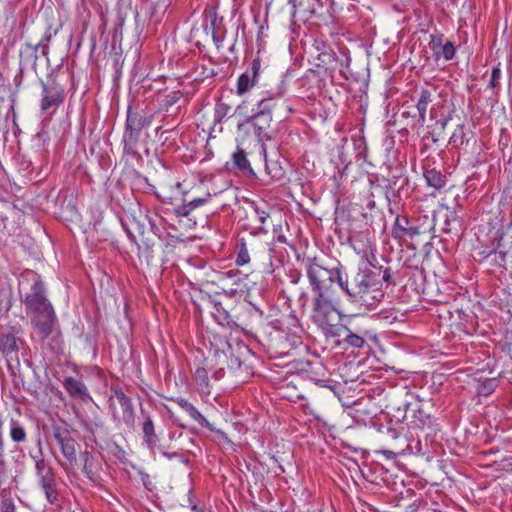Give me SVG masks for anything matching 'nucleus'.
<instances>
[{"label":"nucleus","instance_id":"31","mask_svg":"<svg viewBox=\"0 0 512 512\" xmlns=\"http://www.w3.org/2000/svg\"><path fill=\"white\" fill-rule=\"evenodd\" d=\"M252 209H253V212L257 218V221L258 223L260 224L258 227H256L255 229L251 230V234L254 235V236H257V235H260V234H265L267 233V230L264 228V224L267 220V218L269 217V213H267L266 211L262 210L259 206H257L254 202H252Z\"/></svg>","mask_w":512,"mask_h":512},{"label":"nucleus","instance_id":"17","mask_svg":"<svg viewBox=\"0 0 512 512\" xmlns=\"http://www.w3.org/2000/svg\"><path fill=\"white\" fill-rule=\"evenodd\" d=\"M226 167L228 170H237L245 176H256L248 159V153L243 147H240L239 145L231 155V162L226 163Z\"/></svg>","mask_w":512,"mask_h":512},{"label":"nucleus","instance_id":"9","mask_svg":"<svg viewBox=\"0 0 512 512\" xmlns=\"http://www.w3.org/2000/svg\"><path fill=\"white\" fill-rule=\"evenodd\" d=\"M330 0H288L295 14L299 12L308 20L312 17L322 18L328 13Z\"/></svg>","mask_w":512,"mask_h":512},{"label":"nucleus","instance_id":"19","mask_svg":"<svg viewBox=\"0 0 512 512\" xmlns=\"http://www.w3.org/2000/svg\"><path fill=\"white\" fill-rule=\"evenodd\" d=\"M420 234V228L411 223L410 219L405 215H398L392 229L394 238H402L409 236L411 238Z\"/></svg>","mask_w":512,"mask_h":512},{"label":"nucleus","instance_id":"46","mask_svg":"<svg viewBox=\"0 0 512 512\" xmlns=\"http://www.w3.org/2000/svg\"><path fill=\"white\" fill-rule=\"evenodd\" d=\"M230 110V106L226 103H217L214 112V122L220 123L226 117Z\"/></svg>","mask_w":512,"mask_h":512},{"label":"nucleus","instance_id":"23","mask_svg":"<svg viewBox=\"0 0 512 512\" xmlns=\"http://www.w3.org/2000/svg\"><path fill=\"white\" fill-rule=\"evenodd\" d=\"M141 414L143 416V423H142V432H143V439L144 442L147 444L149 448H153L157 442L158 437L155 433V427L152 418L148 413L145 412V410L141 407Z\"/></svg>","mask_w":512,"mask_h":512},{"label":"nucleus","instance_id":"16","mask_svg":"<svg viewBox=\"0 0 512 512\" xmlns=\"http://www.w3.org/2000/svg\"><path fill=\"white\" fill-rule=\"evenodd\" d=\"M444 35L441 33L430 35L429 48L433 51L436 61L443 57L446 61H450L455 56L454 44L450 41L443 42Z\"/></svg>","mask_w":512,"mask_h":512},{"label":"nucleus","instance_id":"26","mask_svg":"<svg viewBox=\"0 0 512 512\" xmlns=\"http://www.w3.org/2000/svg\"><path fill=\"white\" fill-rule=\"evenodd\" d=\"M424 178L428 186L437 190L443 188L446 185V176L435 168L425 169Z\"/></svg>","mask_w":512,"mask_h":512},{"label":"nucleus","instance_id":"48","mask_svg":"<svg viewBox=\"0 0 512 512\" xmlns=\"http://www.w3.org/2000/svg\"><path fill=\"white\" fill-rule=\"evenodd\" d=\"M404 450H409L411 453H414V454H424L425 453V451L422 447V443L419 438L416 441L410 440L407 443L406 448L399 447V451H404Z\"/></svg>","mask_w":512,"mask_h":512},{"label":"nucleus","instance_id":"35","mask_svg":"<svg viewBox=\"0 0 512 512\" xmlns=\"http://www.w3.org/2000/svg\"><path fill=\"white\" fill-rule=\"evenodd\" d=\"M341 343L347 344L350 347L353 348H362L364 344L366 343L365 339L358 335L353 333L348 327H347V334H344L342 340H338L337 344L340 345Z\"/></svg>","mask_w":512,"mask_h":512},{"label":"nucleus","instance_id":"33","mask_svg":"<svg viewBox=\"0 0 512 512\" xmlns=\"http://www.w3.org/2000/svg\"><path fill=\"white\" fill-rule=\"evenodd\" d=\"M461 229V218L457 215L456 211L447 210L445 214V226L443 230L447 233L455 231L459 232Z\"/></svg>","mask_w":512,"mask_h":512},{"label":"nucleus","instance_id":"12","mask_svg":"<svg viewBox=\"0 0 512 512\" xmlns=\"http://www.w3.org/2000/svg\"><path fill=\"white\" fill-rule=\"evenodd\" d=\"M286 91V80L283 76H280L276 80V85L274 87H270L262 92L263 97L258 102H272L277 109L282 111H291L284 100Z\"/></svg>","mask_w":512,"mask_h":512},{"label":"nucleus","instance_id":"20","mask_svg":"<svg viewBox=\"0 0 512 512\" xmlns=\"http://www.w3.org/2000/svg\"><path fill=\"white\" fill-rule=\"evenodd\" d=\"M171 401L175 402L183 410H185L189 416L198 422L201 427H205L211 431L214 430L209 421L198 411V409L190 403L187 399L182 397L172 398Z\"/></svg>","mask_w":512,"mask_h":512},{"label":"nucleus","instance_id":"3","mask_svg":"<svg viewBox=\"0 0 512 512\" xmlns=\"http://www.w3.org/2000/svg\"><path fill=\"white\" fill-rule=\"evenodd\" d=\"M283 112L277 109L272 102H257L253 109V114L246 117V123L250 124L254 129L257 140L261 143L262 155L266 154V142L271 141L274 137V129L272 128L273 119L281 118Z\"/></svg>","mask_w":512,"mask_h":512},{"label":"nucleus","instance_id":"58","mask_svg":"<svg viewBox=\"0 0 512 512\" xmlns=\"http://www.w3.org/2000/svg\"><path fill=\"white\" fill-rule=\"evenodd\" d=\"M36 53L38 54V51L41 50L42 56L48 59L49 57V46H38V44H35Z\"/></svg>","mask_w":512,"mask_h":512},{"label":"nucleus","instance_id":"59","mask_svg":"<svg viewBox=\"0 0 512 512\" xmlns=\"http://www.w3.org/2000/svg\"><path fill=\"white\" fill-rule=\"evenodd\" d=\"M503 467L512 469V455L504 457L502 460Z\"/></svg>","mask_w":512,"mask_h":512},{"label":"nucleus","instance_id":"54","mask_svg":"<svg viewBox=\"0 0 512 512\" xmlns=\"http://www.w3.org/2000/svg\"><path fill=\"white\" fill-rule=\"evenodd\" d=\"M448 122H449L448 117H442V118L438 119L435 124L434 133H436V131H438L437 135H440L442 132H444Z\"/></svg>","mask_w":512,"mask_h":512},{"label":"nucleus","instance_id":"41","mask_svg":"<svg viewBox=\"0 0 512 512\" xmlns=\"http://www.w3.org/2000/svg\"><path fill=\"white\" fill-rule=\"evenodd\" d=\"M464 142H465L464 127L462 125H458L449 139V144L455 148H458L461 145H463Z\"/></svg>","mask_w":512,"mask_h":512},{"label":"nucleus","instance_id":"8","mask_svg":"<svg viewBox=\"0 0 512 512\" xmlns=\"http://www.w3.org/2000/svg\"><path fill=\"white\" fill-rule=\"evenodd\" d=\"M119 404L122 410V421L129 427H135V412L132 399L128 397L121 388L112 389V395L109 398V407L112 410L114 419H117L115 405Z\"/></svg>","mask_w":512,"mask_h":512},{"label":"nucleus","instance_id":"21","mask_svg":"<svg viewBox=\"0 0 512 512\" xmlns=\"http://www.w3.org/2000/svg\"><path fill=\"white\" fill-rule=\"evenodd\" d=\"M370 267H371V273L373 275H375L374 279H375L376 286L374 288L376 291H378L380 293H384L383 289H382V286L384 283L386 284V286L396 284V282L394 281V278H393L394 273L390 267H386V268H383L381 266L376 267L371 264H370Z\"/></svg>","mask_w":512,"mask_h":512},{"label":"nucleus","instance_id":"45","mask_svg":"<svg viewBox=\"0 0 512 512\" xmlns=\"http://www.w3.org/2000/svg\"><path fill=\"white\" fill-rule=\"evenodd\" d=\"M60 28H61V25L59 27H56L53 29L52 25L49 24L46 27V30H45L44 35L42 36L41 40L37 43L38 46H49L52 38L57 35Z\"/></svg>","mask_w":512,"mask_h":512},{"label":"nucleus","instance_id":"52","mask_svg":"<svg viewBox=\"0 0 512 512\" xmlns=\"http://www.w3.org/2000/svg\"><path fill=\"white\" fill-rule=\"evenodd\" d=\"M209 198H210V194L208 193L206 195V197L195 198V199H193V200H191V201H189L187 203L189 205V208L192 211V210H194V209L204 205L209 200Z\"/></svg>","mask_w":512,"mask_h":512},{"label":"nucleus","instance_id":"43","mask_svg":"<svg viewBox=\"0 0 512 512\" xmlns=\"http://www.w3.org/2000/svg\"><path fill=\"white\" fill-rule=\"evenodd\" d=\"M379 431L382 434L383 439L386 441H397L402 434L400 430L392 426H383Z\"/></svg>","mask_w":512,"mask_h":512},{"label":"nucleus","instance_id":"53","mask_svg":"<svg viewBox=\"0 0 512 512\" xmlns=\"http://www.w3.org/2000/svg\"><path fill=\"white\" fill-rule=\"evenodd\" d=\"M16 507L11 498H4L1 501V512H15Z\"/></svg>","mask_w":512,"mask_h":512},{"label":"nucleus","instance_id":"56","mask_svg":"<svg viewBox=\"0 0 512 512\" xmlns=\"http://www.w3.org/2000/svg\"><path fill=\"white\" fill-rule=\"evenodd\" d=\"M228 366L230 369L240 370L242 368V362L239 357L232 356L229 359Z\"/></svg>","mask_w":512,"mask_h":512},{"label":"nucleus","instance_id":"34","mask_svg":"<svg viewBox=\"0 0 512 512\" xmlns=\"http://www.w3.org/2000/svg\"><path fill=\"white\" fill-rule=\"evenodd\" d=\"M212 303L214 308L213 315L219 324L228 325L233 321L230 313L223 307L221 302L212 300Z\"/></svg>","mask_w":512,"mask_h":512},{"label":"nucleus","instance_id":"42","mask_svg":"<svg viewBox=\"0 0 512 512\" xmlns=\"http://www.w3.org/2000/svg\"><path fill=\"white\" fill-rule=\"evenodd\" d=\"M236 264L238 266L246 265L250 262V256L245 241L242 239L239 243V251L236 257Z\"/></svg>","mask_w":512,"mask_h":512},{"label":"nucleus","instance_id":"63","mask_svg":"<svg viewBox=\"0 0 512 512\" xmlns=\"http://www.w3.org/2000/svg\"><path fill=\"white\" fill-rule=\"evenodd\" d=\"M354 145H355L356 147H366V145H365L364 141H363V140H361V139H359V140H357L356 142H354Z\"/></svg>","mask_w":512,"mask_h":512},{"label":"nucleus","instance_id":"4","mask_svg":"<svg viewBox=\"0 0 512 512\" xmlns=\"http://www.w3.org/2000/svg\"><path fill=\"white\" fill-rule=\"evenodd\" d=\"M30 317L31 323L41 342L44 343L47 339L51 338L49 345L52 352H59L62 345V335L59 330V323L53 306L37 312Z\"/></svg>","mask_w":512,"mask_h":512},{"label":"nucleus","instance_id":"30","mask_svg":"<svg viewBox=\"0 0 512 512\" xmlns=\"http://www.w3.org/2000/svg\"><path fill=\"white\" fill-rule=\"evenodd\" d=\"M264 156L265 170L274 181H281L285 178V170L277 161H269L267 153Z\"/></svg>","mask_w":512,"mask_h":512},{"label":"nucleus","instance_id":"2","mask_svg":"<svg viewBox=\"0 0 512 512\" xmlns=\"http://www.w3.org/2000/svg\"><path fill=\"white\" fill-rule=\"evenodd\" d=\"M307 278L314 297L312 299L311 319L319 327L330 320H336L335 288L327 281L326 273L317 271L315 258H307L303 261Z\"/></svg>","mask_w":512,"mask_h":512},{"label":"nucleus","instance_id":"15","mask_svg":"<svg viewBox=\"0 0 512 512\" xmlns=\"http://www.w3.org/2000/svg\"><path fill=\"white\" fill-rule=\"evenodd\" d=\"M80 459L83 462L82 471L86 477L95 485L100 484L102 481L101 471L102 464L100 460L89 451H83L80 453Z\"/></svg>","mask_w":512,"mask_h":512},{"label":"nucleus","instance_id":"18","mask_svg":"<svg viewBox=\"0 0 512 512\" xmlns=\"http://www.w3.org/2000/svg\"><path fill=\"white\" fill-rule=\"evenodd\" d=\"M62 384L71 397L79 399L83 403H88L92 400L87 386L81 380L68 376L64 378Z\"/></svg>","mask_w":512,"mask_h":512},{"label":"nucleus","instance_id":"57","mask_svg":"<svg viewBox=\"0 0 512 512\" xmlns=\"http://www.w3.org/2000/svg\"><path fill=\"white\" fill-rule=\"evenodd\" d=\"M423 504L421 501H414L406 507L405 512H417Z\"/></svg>","mask_w":512,"mask_h":512},{"label":"nucleus","instance_id":"38","mask_svg":"<svg viewBox=\"0 0 512 512\" xmlns=\"http://www.w3.org/2000/svg\"><path fill=\"white\" fill-rule=\"evenodd\" d=\"M194 380L203 392H209L208 372L204 367H198L194 372Z\"/></svg>","mask_w":512,"mask_h":512},{"label":"nucleus","instance_id":"13","mask_svg":"<svg viewBox=\"0 0 512 512\" xmlns=\"http://www.w3.org/2000/svg\"><path fill=\"white\" fill-rule=\"evenodd\" d=\"M411 412L412 415L408 421V426L410 428L421 430L423 433H425L424 436L426 438L436 433L438 430L437 424L429 414L420 408L412 409Z\"/></svg>","mask_w":512,"mask_h":512},{"label":"nucleus","instance_id":"37","mask_svg":"<svg viewBox=\"0 0 512 512\" xmlns=\"http://www.w3.org/2000/svg\"><path fill=\"white\" fill-rule=\"evenodd\" d=\"M411 404L408 402H403L397 406L395 411L391 414L390 421H395L396 423H401L403 421H409L410 416L407 415V412L410 411Z\"/></svg>","mask_w":512,"mask_h":512},{"label":"nucleus","instance_id":"1","mask_svg":"<svg viewBox=\"0 0 512 512\" xmlns=\"http://www.w3.org/2000/svg\"><path fill=\"white\" fill-rule=\"evenodd\" d=\"M316 270L321 274L326 273L327 281L331 282L332 288L338 285L350 302L369 310L375 309L384 297V293H380L374 288L376 286L375 275L371 273L369 262L358 266L357 269L350 270L343 265L328 269L317 262Z\"/></svg>","mask_w":512,"mask_h":512},{"label":"nucleus","instance_id":"64","mask_svg":"<svg viewBox=\"0 0 512 512\" xmlns=\"http://www.w3.org/2000/svg\"><path fill=\"white\" fill-rule=\"evenodd\" d=\"M417 512H429V509H428V507H427V504H426V503H424V504L420 507L419 511H417Z\"/></svg>","mask_w":512,"mask_h":512},{"label":"nucleus","instance_id":"50","mask_svg":"<svg viewBox=\"0 0 512 512\" xmlns=\"http://www.w3.org/2000/svg\"><path fill=\"white\" fill-rule=\"evenodd\" d=\"M286 276H287L288 281L291 284H298L300 279H301V277H302V273H301L300 270H298L296 268H290L286 272Z\"/></svg>","mask_w":512,"mask_h":512},{"label":"nucleus","instance_id":"14","mask_svg":"<svg viewBox=\"0 0 512 512\" xmlns=\"http://www.w3.org/2000/svg\"><path fill=\"white\" fill-rule=\"evenodd\" d=\"M22 343L23 341L17 336V331L14 328H11L8 332L0 333V352L8 363L14 358L18 359L17 353Z\"/></svg>","mask_w":512,"mask_h":512},{"label":"nucleus","instance_id":"61","mask_svg":"<svg viewBox=\"0 0 512 512\" xmlns=\"http://www.w3.org/2000/svg\"><path fill=\"white\" fill-rule=\"evenodd\" d=\"M149 222H150V225H151L152 232L160 238V234H159L160 230H159V228L155 225L154 222H152V221H149Z\"/></svg>","mask_w":512,"mask_h":512},{"label":"nucleus","instance_id":"60","mask_svg":"<svg viewBox=\"0 0 512 512\" xmlns=\"http://www.w3.org/2000/svg\"><path fill=\"white\" fill-rule=\"evenodd\" d=\"M388 459H394L398 452L392 451V450H383L382 451Z\"/></svg>","mask_w":512,"mask_h":512},{"label":"nucleus","instance_id":"62","mask_svg":"<svg viewBox=\"0 0 512 512\" xmlns=\"http://www.w3.org/2000/svg\"><path fill=\"white\" fill-rule=\"evenodd\" d=\"M367 207L370 209V210H373L375 207H376V203L374 200H369L368 203H367Z\"/></svg>","mask_w":512,"mask_h":512},{"label":"nucleus","instance_id":"10","mask_svg":"<svg viewBox=\"0 0 512 512\" xmlns=\"http://www.w3.org/2000/svg\"><path fill=\"white\" fill-rule=\"evenodd\" d=\"M42 88V98H41V110L48 111L50 109L58 108L65 100V91L63 87L53 81L48 84L43 80L40 81Z\"/></svg>","mask_w":512,"mask_h":512},{"label":"nucleus","instance_id":"44","mask_svg":"<svg viewBox=\"0 0 512 512\" xmlns=\"http://www.w3.org/2000/svg\"><path fill=\"white\" fill-rule=\"evenodd\" d=\"M81 425L86 432L95 434V432L103 427V423L98 419L85 418L81 420Z\"/></svg>","mask_w":512,"mask_h":512},{"label":"nucleus","instance_id":"32","mask_svg":"<svg viewBox=\"0 0 512 512\" xmlns=\"http://www.w3.org/2000/svg\"><path fill=\"white\" fill-rule=\"evenodd\" d=\"M257 83V80L250 75V73L244 72L238 77L237 81V94L243 95L250 91Z\"/></svg>","mask_w":512,"mask_h":512},{"label":"nucleus","instance_id":"47","mask_svg":"<svg viewBox=\"0 0 512 512\" xmlns=\"http://www.w3.org/2000/svg\"><path fill=\"white\" fill-rule=\"evenodd\" d=\"M401 117L403 118H411V124L410 126L412 128H416V127H422L424 124H419L418 123V117H417V112L416 110L413 108V106H407L406 109H404L402 112H401Z\"/></svg>","mask_w":512,"mask_h":512},{"label":"nucleus","instance_id":"11","mask_svg":"<svg viewBox=\"0 0 512 512\" xmlns=\"http://www.w3.org/2000/svg\"><path fill=\"white\" fill-rule=\"evenodd\" d=\"M53 437L60 446L63 456L70 462L76 461V441L70 431L61 426H53Z\"/></svg>","mask_w":512,"mask_h":512},{"label":"nucleus","instance_id":"22","mask_svg":"<svg viewBox=\"0 0 512 512\" xmlns=\"http://www.w3.org/2000/svg\"><path fill=\"white\" fill-rule=\"evenodd\" d=\"M38 59L39 57L36 53L35 45L25 43L21 46L19 50V66L21 70L29 65L36 69Z\"/></svg>","mask_w":512,"mask_h":512},{"label":"nucleus","instance_id":"29","mask_svg":"<svg viewBox=\"0 0 512 512\" xmlns=\"http://www.w3.org/2000/svg\"><path fill=\"white\" fill-rule=\"evenodd\" d=\"M319 328L324 332L326 337L341 338L343 339L344 334H347V326L334 323V320H330L327 324H322Z\"/></svg>","mask_w":512,"mask_h":512},{"label":"nucleus","instance_id":"25","mask_svg":"<svg viewBox=\"0 0 512 512\" xmlns=\"http://www.w3.org/2000/svg\"><path fill=\"white\" fill-rule=\"evenodd\" d=\"M504 231L502 229L496 230L491 247H487L486 250H484L481 254L484 255V257H489L492 254H495L499 256L500 260L503 262L505 261L506 252L499 250L501 247V240L503 239Z\"/></svg>","mask_w":512,"mask_h":512},{"label":"nucleus","instance_id":"55","mask_svg":"<svg viewBox=\"0 0 512 512\" xmlns=\"http://www.w3.org/2000/svg\"><path fill=\"white\" fill-rule=\"evenodd\" d=\"M176 214L181 217H187L191 213V209L189 208V205L187 202L184 201V203L176 208Z\"/></svg>","mask_w":512,"mask_h":512},{"label":"nucleus","instance_id":"27","mask_svg":"<svg viewBox=\"0 0 512 512\" xmlns=\"http://www.w3.org/2000/svg\"><path fill=\"white\" fill-rule=\"evenodd\" d=\"M183 101V93L175 90L165 95L159 102V110L168 113L174 106Z\"/></svg>","mask_w":512,"mask_h":512},{"label":"nucleus","instance_id":"40","mask_svg":"<svg viewBox=\"0 0 512 512\" xmlns=\"http://www.w3.org/2000/svg\"><path fill=\"white\" fill-rule=\"evenodd\" d=\"M404 167L398 165L394 168H390V171H389V174H388V181H389V185L390 187L394 188L398 185L399 181L403 178L404 176Z\"/></svg>","mask_w":512,"mask_h":512},{"label":"nucleus","instance_id":"28","mask_svg":"<svg viewBox=\"0 0 512 512\" xmlns=\"http://www.w3.org/2000/svg\"><path fill=\"white\" fill-rule=\"evenodd\" d=\"M218 18L216 15H214L211 20L210 24L205 25V31L206 33H211L212 40L217 48H220L221 43L224 40L225 37V30H222L218 25Z\"/></svg>","mask_w":512,"mask_h":512},{"label":"nucleus","instance_id":"5","mask_svg":"<svg viewBox=\"0 0 512 512\" xmlns=\"http://www.w3.org/2000/svg\"><path fill=\"white\" fill-rule=\"evenodd\" d=\"M153 120V115L147 116L143 111H133L129 106L123 134L124 150L128 153H134L135 147L139 141L141 131L148 127Z\"/></svg>","mask_w":512,"mask_h":512},{"label":"nucleus","instance_id":"51","mask_svg":"<svg viewBox=\"0 0 512 512\" xmlns=\"http://www.w3.org/2000/svg\"><path fill=\"white\" fill-rule=\"evenodd\" d=\"M260 68H261V60L259 58H255L251 63L250 69L247 70L246 72L250 73V75L257 80L258 76H259Z\"/></svg>","mask_w":512,"mask_h":512},{"label":"nucleus","instance_id":"39","mask_svg":"<svg viewBox=\"0 0 512 512\" xmlns=\"http://www.w3.org/2000/svg\"><path fill=\"white\" fill-rule=\"evenodd\" d=\"M10 436L14 442H24L26 439V431L17 421L11 420Z\"/></svg>","mask_w":512,"mask_h":512},{"label":"nucleus","instance_id":"24","mask_svg":"<svg viewBox=\"0 0 512 512\" xmlns=\"http://www.w3.org/2000/svg\"><path fill=\"white\" fill-rule=\"evenodd\" d=\"M432 102V93L428 89H422L419 98L413 108L417 112L418 123L424 124L426 121V112L429 104Z\"/></svg>","mask_w":512,"mask_h":512},{"label":"nucleus","instance_id":"7","mask_svg":"<svg viewBox=\"0 0 512 512\" xmlns=\"http://www.w3.org/2000/svg\"><path fill=\"white\" fill-rule=\"evenodd\" d=\"M28 276H31L32 284L30 291L23 296L22 302L25 305L26 313L31 316L53 305L47 298L46 288L40 276L35 272L28 274Z\"/></svg>","mask_w":512,"mask_h":512},{"label":"nucleus","instance_id":"6","mask_svg":"<svg viewBox=\"0 0 512 512\" xmlns=\"http://www.w3.org/2000/svg\"><path fill=\"white\" fill-rule=\"evenodd\" d=\"M35 462V471L38 484L42 488L47 501L54 504L58 501V491L56 489L55 472L51 463L44 459L42 450L39 455L32 456Z\"/></svg>","mask_w":512,"mask_h":512},{"label":"nucleus","instance_id":"49","mask_svg":"<svg viewBox=\"0 0 512 512\" xmlns=\"http://www.w3.org/2000/svg\"><path fill=\"white\" fill-rule=\"evenodd\" d=\"M500 78H501V69H500V63H498L492 69L491 78H490L488 86L490 88H496L499 85Z\"/></svg>","mask_w":512,"mask_h":512},{"label":"nucleus","instance_id":"36","mask_svg":"<svg viewBox=\"0 0 512 512\" xmlns=\"http://www.w3.org/2000/svg\"><path fill=\"white\" fill-rule=\"evenodd\" d=\"M498 384L497 378H487L478 384L476 392L479 396L487 397L495 391Z\"/></svg>","mask_w":512,"mask_h":512}]
</instances>
